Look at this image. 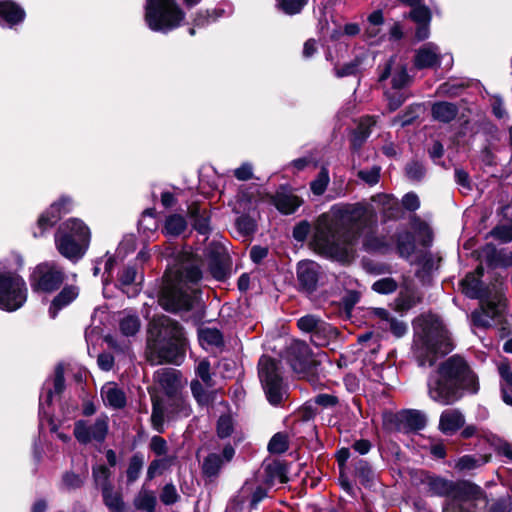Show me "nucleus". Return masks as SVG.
<instances>
[{
	"label": "nucleus",
	"mask_w": 512,
	"mask_h": 512,
	"mask_svg": "<svg viewBox=\"0 0 512 512\" xmlns=\"http://www.w3.org/2000/svg\"><path fill=\"white\" fill-rule=\"evenodd\" d=\"M119 282L123 292L129 297L135 296L139 292L137 287V271L134 267H126L119 277Z\"/></svg>",
	"instance_id": "32"
},
{
	"label": "nucleus",
	"mask_w": 512,
	"mask_h": 512,
	"mask_svg": "<svg viewBox=\"0 0 512 512\" xmlns=\"http://www.w3.org/2000/svg\"><path fill=\"white\" fill-rule=\"evenodd\" d=\"M322 321L323 320L314 315H306L298 320L297 325L300 330L311 333L312 335L318 329Z\"/></svg>",
	"instance_id": "52"
},
{
	"label": "nucleus",
	"mask_w": 512,
	"mask_h": 512,
	"mask_svg": "<svg viewBox=\"0 0 512 512\" xmlns=\"http://www.w3.org/2000/svg\"><path fill=\"white\" fill-rule=\"evenodd\" d=\"M412 9L409 12V17L416 24H426L431 22V11L430 9L422 5L421 3L416 6H411Z\"/></svg>",
	"instance_id": "48"
},
{
	"label": "nucleus",
	"mask_w": 512,
	"mask_h": 512,
	"mask_svg": "<svg viewBox=\"0 0 512 512\" xmlns=\"http://www.w3.org/2000/svg\"><path fill=\"white\" fill-rule=\"evenodd\" d=\"M273 204L283 214H292L302 204L298 196L291 192H278L273 197Z\"/></svg>",
	"instance_id": "27"
},
{
	"label": "nucleus",
	"mask_w": 512,
	"mask_h": 512,
	"mask_svg": "<svg viewBox=\"0 0 512 512\" xmlns=\"http://www.w3.org/2000/svg\"><path fill=\"white\" fill-rule=\"evenodd\" d=\"M425 483L427 485L428 491L433 495L438 496H448V495H454L457 491L469 488L472 489V484L469 483H459L455 484L452 481L440 478V477H434V476H427Z\"/></svg>",
	"instance_id": "18"
},
{
	"label": "nucleus",
	"mask_w": 512,
	"mask_h": 512,
	"mask_svg": "<svg viewBox=\"0 0 512 512\" xmlns=\"http://www.w3.org/2000/svg\"><path fill=\"white\" fill-rule=\"evenodd\" d=\"M185 12L177 0H146L144 21L154 32L168 33L180 27Z\"/></svg>",
	"instance_id": "7"
},
{
	"label": "nucleus",
	"mask_w": 512,
	"mask_h": 512,
	"mask_svg": "<svg viewBox=\"0 0 512 512\" xmlns=\"http://www.w3.org/2000/svg\"><path fill=\"white\" fill-rule=\"evenodd\" d=\"M472 487L457 491L444 506L443 512H477L475 503L468 494L478 493L479 488L474 485Z\"/></svg>",
	"instance_id": "17"
},
{
	"label": "nucleus",
	"mask_w": 512,
	"mask_h": 512,
	"mask_svg": "<svg viewBox=\"0 0 512 512\" xmlns=\"http://www.w3.org/2000/svg\"><path fill=\"white\" fill-rule=\"evenodd\" d=\"M79 295V288L75 285L65 286L52 300L49 315L56 318L59 311L71 304Z\"/></svg>",
	"instance_id": "22"
},
{
	"label": "nucleus",
	"mask_w": 512,
	"mask_h": 512,
	"mask_svg": "<svg viewBox=\"0 0 512 512\" xmlns=\"http://www.w3.org/2000/svg\"><path fill=\"white\" fill-rule=\"evenodd\" d=\"M224 461L221 456L216 453L209 454L203 461V473L208 477H215L220 472Z\"/></svg>",
	"instance_id": "43"
},
{
	"label": "nucleus",
	"mask_w": 512,
	"mask_h": 512,
	"mask_svg": "<svg viewBox=\"0 0 512 512\" xmlns=\"http://www.w3.org/2000/svg\"><path fill=\"white\" fill-rule=\"evenodd\" d=\"M329 174L326 168H322L317 178L311 182V190L315 195H322L329 183Z\"/></svg>",
	"instance_id": "50"
},
{
	"label": "nucleus",
	"mask_w": 512,
	"mask_h": 512,
	"mask_svg": "<svg viewBox=\"0 0 512 512\" xmlns=\"http://www.w3.org/2000/svg\"><path fill=\"white\" fill-rule=\"evenodd\" d=\"M208 388L209 386H191L192 394L200 405H207L213 400V393Z\"/></svg>",
	"instance_id": "56"
},
{
	"label": "nucleus",
	"mask_w": 512,
	"mask_h": 512,
	"mask_svg": "<svg viewBox=\"0 0 512 512\" xmlns=\"http://www.w3.org/2000/svg\"><path fill=\"white\" fill-rule=\"evenodd\" d=\"M476 272L477 275L467 274L462 280L461 286L466 296L481 300V308L472 313V320L476 326L486 328L491 326L494 321L500 320L506 309V299L499 290L493 294H485L480 281L482 268H478Z\"/></svg>",
	"instance_id": "5"
},
{
	"label": "nucleus",
	"mask_w": 512,
	"mask_h": 512,
	"mask_svg": "<svg viewBox=\"0 0 512 512\" xmlns=\"http://www.w3.org/2000/svg\"><path fill=\"white\" fill-rule=\"evenodd\" d=\"M320 275V266L311 260H304L298 263L297 278L299 284L306 292L316 289Z\"/></svg>",
	"instance_id": "16"
},
{
	"label": "nucleus",
	"mask_w": 512,
	"mask_h": 512,
	"mask_svg": "<svg viewBox=\"0 0 512 512\" xmlns=\"http://www.w3.org/2000/svg\"><path fill=\"white\" fill-rule=\"evenodd\" d=\"M358 177L369 185H375L379 181L380 168L374 166L370 169L360 170Z\"/></svg>",
	"instance_id": "63"
},
{
	"label": "nucleus",
	"mask_w": 512,
	"mask_h": 512,
	"mask_svg": "<svg viewBox=\"0 0 512 512\" xmlns=\"http://www.w3.org/2000/svg\"><path fill=\"white\" fill-rule=\"evenodd\" d=\"M431 111L433 119L449 123L457 116L458 107L453 103L442 101L434 103Z\"/></svg>",
	"instance_id": "30"
},
{
	"label": "nucleus",
	"mask_w": 512,
	"mask_h": 512,
	"mask_svg": "<svg viewBox=\"0 0 512 512\" xmlns=\"http://www.w3.org/2000/svg\"><path fill=\"white\" fill-rule=\"evenodd\" d=\"M185 338L179 324L167 316H159L150 323L146 355L152 364H178L184 354Z\"/></svg>",
	"instance_id": "3"
},
{
	"label": "nucleus",
	"mask_w": 512,
	"mask_h": 512,
	"mask_svg": "<svg viewBox=\"0 0 512 512\" xmlns=\"http://www.w3.org/2000/svg\"><path fill=\"white\" fill-rule=\"evenodd\" d=\"M109 421L108 415L103 413L98 415L93 422L78 420L74 423V436L81 444L103 443L109 432Z\"/></svg>",
	"instance_id": "11"
},
{
	"label": "nucleus",
	"mask_w": 512,
	"mask_h": 512,
	"mask_svg": "<svg viewBox=\"0 0 512 512\" xmlns=\"http://www.w3.org/2000/svg\"><path fill=\"white\" fill-rule=\"evenodd\" d=\"M406 175L413 181H419L425 175V168L419 162H411L406 166Z\"/></svg>",
	"instance_id": "62"
},
{
	"label": "nucleus",
	"mask_w": 512,
	"mask_h": 512,
	"mask_svg": "<svg viewBox=\"0 0 512 512\" xmlns=\"http://www.w3.org/2000/svg\"><path fill=\"white\" fill-rule=\"evenodd\" d=\"M187 228V221L180 214H171L165 220L164 231L169 236H179Z\"/></svg>",
	"instance_id": "37"
},
{
	"label": "nucleus",
	"mask_w": 512,
	"mask_h": 512,
	"mask_svg": "<svg viewBox=\"0 0 512 512\" xmlns=\"http://www.w3.org/2000/svg\"><path fill=\"white\" fill-rule=\"evenodd\" d=\"M489 459V456L464 455L457 461L455 467L460 471L473 470L489 462Z\"/></svg>",
	"instance_id": "44"
},
{
	"label": "nucleus",
	"mask_w": 512,
	"mask_h": 512,
	"mask_svg": "<svg viewBox=\"0 0 512 512\" xmlns=\"http://www.w3.org/2000/svg\"><path fill=\"white\" fill-rule=\"evenodd\" d=\"M490 105L495 117L503 120L508 118V113L504 106L503 99L499 95H493L490 98Z\"/></svg>",
	"instance_id": "57"
},
{
	"label": "nucleus",
	"mask_w": 512,
	"mask_h": 512,
	"mask_svg": "<svg viewBox=\"0 0 512 512\" xmlns=\"http://www.w3.org/2000/svg\"><path fill=\"white\" fill-rule=\"evenodd\" d=\"M490 261L494 266L509 267L512 265V252L507 250H494L491 254Z\"/></svg>",
	"instance_id": "54"
},
{
	"label": "nucleus",
	"mask_w": 512,
	"mask_h": 512,
	"mask_svg": "<svg viewBox=\"0 0 512 512\" xmlns=\"http://www.w3.org/2000/svg\"><path fill=\"white\" fill-rule=\"evenodd\" d=\"M372 202H374L388 218L396 216L398 212V201L392 195L377 194L372 197Z\"/></svg>",
	"instance_id": "35"
},
{
	"label": "nucleus",
	"mask_w": 512,
	"mask_h": 512,
	"mask_svg": "<svg viewBox=\"0 0 512 512\" xmlns=\"http://www.w3.org/2000/svg\"><path fill=\"white\" fill-rule=\"evenodd\" d=\"M27 300V287L18 274L4 269L0 262V309L13 312L21 308Z\"/></svg>",
	"instance_id": "8"
},
{
	"label": "nucleus",
	"mask_w": 512,
	"mask_h": 512,
	"mask_svg": "<svg viewBox=\"0 0 512 512\" xmlns=\"http://www.w3.org/2000/svg\"><path fill=\"white\" fill-rule=\"evenodd\" d=\"M143 465L144 459L141 454H135L130 458L126 471L128 483H133L139 478Z\"/></svg>",
	"instance_id": "46"
},
{
	"label": "nucleus",
	"mask_w": 512,
	"mask_h": 512,
	"mask_svg": "<svg viewBox=\"0 0 512 512\" xmlns=\"http://www.w3.org/2000/svg\"><path fill=\"white\" fill-rule=\"evenodd\" d=\"M464 424L463 415L457 410H446L441 414L439 427L445 434H453Z\"/></svg>",
	"instance_id": "28"
},
{
	"label": "nucleus",
	"mask_w": 512,
	"mask_h": 512,
	"mask_svg": "<svg viewBox=\"0 0 512 512\" xmlns=\"http://www.w3.org/2000/svg\"><path fill=\"white\" fill-rule=\"evenodd\" d=\"M167 467L168 461L166 459H157L152 461L147 470V478L152 480L157 475L162 474Z\"/></svg>",
	"instance_id": "64"
},
{
	"label": "nucleus",
	"mask_w": 512,
	"mask_h": 512,
	"mask_svg": "<svg viewBox=\"0 0 512 512\" xmlns=\"http://www.w3.org/2000/svg\"><path fill=\"white\" fill-rule=\"evenodd\" d=\"M90 243V230L77 218L63 222L56 234L55 245L58 252L68 260L77 262L86 253Z\"/></svg>",
	"instance_id": "6"
},
{
	"label": "nucleus",
	"mask_w": 512,
	"mask_h": 512,
	"mask_svg": "<svg viewBox=\"0 0 512 512\" xmlns=\"http://www.w3.org/2000/svg\"><path fill=\"white\" fill-rule=\"evenodd\" d=\"M149 393L153 399V411H152V415H151L152 425L155 430H157L158 432H162L163 431V423H164L163 407L160 404V402L155 399V393H156L155 389L154 388L150 389Z\"/></svg>",
	"instance_id": "45"
},
{
	"label": "nucleus",
	"mask_w": 512,
	"mask_h": 512,
	"mask_svg": "<svg viewBox=\"0 0 512 512\" xmlns=\"http://www.w3.org/2000/svg\"><path fill=\"white\" fill-rule=\"evenodd\" d=\"M111 472L109 468L104 465H98L93 467V477L98 486L104 490L105 487H111L109 484Z\"/></svg>",
	"instance_id": "53"
},
{
	"label": "nucleus",
	"mask_w": 512,
	"mask_h": 512,
	"mask_svg": "<svg viewBox=\"0 0 512 512\" xmlns=\"http://www.w3.org/2000/svg\"><path fill=\"white\" fill-rule=\"evenodd\" d=\"M217 436L221 439L237 434V422L231 412L222 414L216 423Z\"/></svg>",
	"instance_id": "31"
},
{
	"label": "nucleus",
	"mask_w": 512,
	"mask_h": 512,
	"mask_svg": "<svg viewBox=\"0 0 512 512\" xmlns=\"http://www.w3.org/2000/svg\"><path fill=\"white\" fill-rule=\"evenodd\" d=\"M236 226L240 233L243 235H249L255 231L256 225L254 220L247 216L242 215L236 220Z\"/></svg>",
	"instance_id": "60"
},
{
	"label": "nucleus",
	"mask_w": 512,
	"mask_h": 512,
	"mask_svg": "<svg viewBox=\"0 0 512 512\" xmlns=\"http://www.w3.org/2000/svg\"><path fill=\"white\" fill-rule=\"evenodd\" d=\"M383 426L385 429L392 431H401L402 423L400 422V412H384L383 413Z\"/></svg>",
	"instance_id": "58"
},
{
	"label": "nucleus",
	"mask_w": 512,
	"mask_h": 512,
	"mask_svg": "<svg viewBox=\"0 0 512 512\" xmlns=\"http://www.w3.org/2000/svg\"><path fill=\"white\" fill-rule=\"evenodd\" d=\"M208 269L217 281H224L230 275V261L226 248L212 243L207 248Z\"/></svg>",
	"instance_id": "13"
},
{
	"label": "nucleus",
	"mask_w": 512,
	"mask_h": 512,
	"mask_svg": "<svg viewBox=\"0 0 512 512\" xmlns=\"http://www.w3.org/2000/svg\"><path fill=\"white\" fill-rule=\"evenodd\" d=\"M308 0H276V7L287 15L301 12Z\"/></svg>",
	"instance_id": "47"
},
{
	"label": "nucleus",
	"mask_w": 512,
	"mask_h": 512,
	"mask_svg": "<svg viewBox=\"0 0 512 512\" xmlns=\"http://www.w3.org/2000/svg\"><path fill=\"white\" fill-rule=\"evenodd\" d=\"M370 54L368 52H362L355 56L353 60L347 62L341 66H335L334 73L338 78L357 75L362 69L368 64L370 60Z\"/></svg>",
	"instance_id": "25"
},
{
	"label": "nucleus",
	"mask_w": 512,
	"mask_h": 512,
	"mask_svg": "<svg viewBox=\"0 0 512 512\" xmlns=\"http://www.w3.org/2000/svg\"><path fill=\"white\" fill-rule=\"evenodd\" d=\"M189 213L193 219L194 228L203 235L207 234L209 231V218L206 211H201L199 207L192 206L189 208Z\"/></svg>",
	"instance_id": "42"
},
{
	"label": "nucleus",
	"mask_w": 512,
	"mask_h": 512,
	"mask_svg": "<svg viewBox=\"0 0 512 512\" xmlns=\"http://www.w3.org/2000/svg\"><path fill=\"white\" fill-rule=\"evenodd\" d=\"M372 315L377 319V325L384 331H391L394 336L400 338L407 332V325L394 318L384 308H373Z\"/></svg>",
	"instance_id": "19"
},
{
	"label": "nucleus",
	"mask_w": 512,
	"mask_h": 512,
	"mask_svg": "<svg viewBox=\"0 0 512 512\" xmlns=\"http://www.w3.org/2000/svg\"><path fill=\"white\" fill-rule=\"evenodd\" d=\"M65 280L63 268L57 263L43 262L37 265L30 278V285L35 292L51 293L57 290Z\"/></svg>",
	"instance_id": "9"
},
{
	"label": "nucleus",
	"mask_w": 512,
	"mask_h": 512,
	"mask_svg": "<svg viewBox=\"0 0 512 512\" xmlns=\"http://www.w3.org/2000/svg\"><path fill=\"white\" fill-rule=\"evenodd\" d=\"M199 341L205 347H219L223 343V337L219 330L203 328L199 331Z\"/></svg>",
	"instance_id": "39"
},
{
	"label": "nucleus",
	"mask_w": 512,
	"mask_h": 512,
	"mask_svg": "<svg viewBox=\"0 0 512 512\" xmlns=\"http://www.w3.org/2000/svg\"><path fill=\"white\" fill-rule=\"evenodd\" d=\"M179 495L173 484H166L161 492L160 499L165 505H172L177 502Z\"/></svg>",
	"instance_id": "61"
},
{
	"label": "nucleus",
	"mask_w": 512,
	"mask_h": 512,
	"mask_svg": "<svg viewBox=\"0 0 512 512\" xmlns=\"http://www.w3.org/2000/svg\"><path fill=\"white\" fill-rule=\"evenodd\" d=\"M389 77H391L392 88L395 90H401L410 83L406 64L401 58L393 56L389 59L379 75V81L383 82Z\"/></svg>",
	"instance_id": "14"
},
{
	"label": "nucleus",
	"mask_w": 512,
	"mask_h": 512,
	"mask_svg": "<svg viewBox=\"0 0 512 512\" xmlns=\"http://www.w3.org/2000/svg\"><path fill=\"white\" fill-rule=\"evenodd\" d=\"M439 375L443 380L455 384H477L478 377L468 362L459 355H453L439 366Z\"/></svg>",
	"instance_id": "10"
},
{
	"label": "nucleus",
	"mask_w": 512,
	"mask_h": 512,
	"mask_svg": "<svg viewBox=\"0 0 512 512\" xmlns=\"http://www.w3.org/2000/svg\"><path fill=\"white\" fill-rule=\"evenodd\" d=\"M258 374L261 384H279L282 381L277 363L266 356L259 360Z\"/></svg>",
	"instance_id": "23"
},
{
	"label": "nucleus",
	"mask_w": 512,
	"mask_h": 512,
	"mask_svg": "<svg viewBox=\"0 0 512 512\" xmlns=\"http://www.w3.org/2000/svg\"><path fill=\"white\" fill-rule=\"evenodd\" d=\"M25 18V11L11 0H0V25L13 27Z\"/></svg>",
	"instance_id": "20"
},
{
	"label": "nucleus",
	"mask_w": 512,
	"mask_h": 512,
	"mask_svg": "<svg viewBox=\"0 0 512 512\" xmlns=\"http://www.w3.org/2000/svg\"><path fill=\"white\" fill-rule=\"evenodd\" d=\"M401 432H412L423 429L426 425L425 415L418 410H403L400 412Z\"/></svg>",
	"instance_id": "26"
},
{
	"label": "nucleus",
	"mask_w": 512,
	"mask_h": 512,
	"mask_svg": "<svg viewBox=\"0 0 512 512\" xmlns=\"http://www.w3.org/2000/svg\"><path fill=\"white\" fill-rule=\"evenodd\" d=\"M384 23L383 14L381 11L372 12L368 18L365 26V34L372 42H376L380 37L382 25Z\"/></svg>",
	"instance_id": "34"
},
{
	"label": "nucleus",
	"mask_w": 512,
	"mask_h": 512,
	"mask_svg": "<svg viewBox=\"0 0 512 512\" xmlns=\"http://www.w3.org/2000/svg\"><path fill=\"white\" fill-rule=\"evenodd\" d=\"M133 505L138 510L155 512L156 496L153 491H150L143 486L135 496Z\"/></svg>",
	"instance_id": "36"
},
{
	"label": "nucleus",
	"mask_w": 512,
	"mask_h": 512,
	"mask_svg": "<svg viewBox=\"0 0 512 512\" xmlns=\"http://www.w3.org/2000/svg\"><path fill=\"white\" fill-rule=\"evenodd\" d=\"M429 395L434 401L449 405L459 400L463 393L460 386H430Z\"/></svg>",
	"instance_id": "24"
},
{
	"label": "nucleus",
	"mask_w": 512,
	"mask_h": 512,
	"mask_svg": "<svg viewBox=\"0 0 512 512\" xmlns=\"http://www.w3.org/2000/svg\"><path fill=\"white\" fill-rule=\"evenodd\" d=\"M73 200L68 196L61 197L58 201L41 214L38 219V226L42 231L51 228L60 219L62 214L70 212Z\"/></svg>",
	"instance_id": "15"
},
{
	"label": "nucleus",
	"mask_w": 512,
	"mask_h": 512,
	"mask_svg": "<svg viewBox=\"0 0 512 512\" xmlns=\"http://www.w3.org/2000/svg\"><path fill=\"white\" fill-rule=\"evenodd\" d=\"M440 64V50L434 43L423 45L416 53L415 66L419 69L434 68Z\"/></svg>",
	"instance_id": "21"
},
{
	"label": "nucleus",
	"mask_w": 512,
	"mask_h": 512,
	"mask_svg": "<svg viewBox=\"0 0 512 512\" xmlns=\"http://www.w3.org/2000/svg\"><path fill=\"white\" fill-rule=\"evenodd\" d=\"M376 218L371 206L363 204L334 205L322 214L316 224L314 245L319 253L339 261L352 255L353 243L363 234V248L368 252L386 249L387 242L375 233Z\"/></svg>",
	"instance_id": "1"
},
{
	"label": "nucleus",
	"mask_w": 512,
	"mask_h": 512,
	"mask_svg": "<svg viewBox=\"0 0 512 512\" xmlns=\"http://www.w3.org/2000/svg\"><path fill=\"white\" fill-rule=\"evenodd\" d=\"M203 278L195 259L181 261L164 276L159 304L168 311L189 310L198 301L199 282Z\"/></svg>",
	"instance_id": "2"
},
{
	"label": "nucleus",
	"mask_w": 512,
	"mask_h": 512,
	"mask_svg": "<svg viewBox=\"0 0 512 512\" xmlns=\"http://www.w3.org/2000/svg\"><path fill=\"white\" fill-rule=\"evenodd\" d=\"M265 395L272 405H278L287 396V390L284 386H266Z\"/></svg>",
	"instance_id": "51"
},
{
	"label": "nucleus",
	"mask_w": 512,
	"mask_h": 512,
	"mask_svg": "<svg viewBox=\"0 0 512 512\" xmlns=\"http://www.w3.org/2000/svg\"><path fill=\"white\" fill-rule=\"evenodd\" d=\"M119 330L126 337L134 336L141 327V321L137 314L131 311H123L119 314Z\"/></svg>",
	"instance_id": "29"
},
{
	"label": "nucleus",
	"mask_w": 512,
	"mask_h": 512,
	"mask_svg": "<svg viewBox=\"0 0 512 512\" xmlns=\"http://www.w3.org/2000/svg\"><path fill=\"white\" fill-rule=\"evenodd\" d=\"M288 449L287 436L282 433H276L268 443V450L273 454L284 453Z\"/></svg>",
	"instance_id": "49"
},
{
	"label": "nucleus",
	"mask_w": 512,
	"mask_h": 512,
	"mask_svg": "<svg viewBox=\"0 0 512 512\" xmlns=\"http://www.w3.org/2000/svg\"><path fill=\"white\" fill-rule=\"evenodd\" d=\"M288 361L298 380H308L313 373V363L309 346L300 340L293 341L288 348Z\"/></svg>",
	"instance_id": "12"
},
{
	"label": "nucleus",
	"mask_w": 512,
	"mask_h": 512,
	"mask_svg": "<svg viewBox=\"0 0 512 512\" xmlns=\"http://www.w3.org/2000/svg\"><path fill=\"white\" fill-rule=\"evenodd\" d=\"M398 249L402 256H409L414 250V239L409 233L398 238Z\"/></svg>",
	"instance_id": "59"
},
{
	"label": "nucleus",
	"mask_w": 512,
	"mask_h": 512,
	"mask_svg": "<svg viewBox=\"0 0 512 512\" xmlns=\"http://www.w3.org/2000/svg\"><path fill=\"white\" fill-rule=\"evenodd\" d=\"M334 336L335 329L325 321H322L318 329L311 335V341L316 346H324Z\"/></svg>",
	"instance_id": "41"
},
{
	"label": "nucleus",
	"mask_w": 512,
	"mask_h": 512,
	"mask_svg": "<svg viewBox=\"0 0 512 512\" xmlns=\"http://www.w3.org/2000/svg\"><path fill=\"white\" fill-rule=\"evenodd\" d=\"M397 283L393 278H382L372 285V289L380 294H389L396 290Z\"/></svg>",
	"instance_id": "55"
},
{
	"label": "nucleus",
	"mask_w": 512,
	"mask_h": 512,
	"mask_svg": "<svg viewBox=\"0 0 512 512\" xmlns=\"http://www.w3.org/2000/svg\"><path fill=\"white\" fill-rule=\"evenodd\" d=\"M101 395L105 405L111 408L120 409L126 404V395L124 391L117 386L109 387L106 390L102 389Z\"/></svg>",
	"instance_id": "33"
},
{
	"label": "nucleus",
	"mask_w": 512,
	"mask_h": 512,
	"mask_svg": "<svg viewBox=\"0 0 512 512\" xmlns=\"http://www.w3.org/2000/svg\"><path fill=\"white\" fill-rule=\"evenodd\" d=\"M414 354L419 366H432L439 356L453 350V343L441 319L432 314L414 321Z\"/></svg>",
	"instance_id": "4"
},
{
	"label": "nucleus",
	"mask_w": 512,
	"mask_h": 512,
	"mask_svg": "<svg viewBox=\"0 0 512 512\" xmlns=\"http://www.w3.org/2000/svg\"><path fill=\"white\" fill-rule=\"evenodd\" d=\"M105 505L112 512H123L124 502L119 492H114L112 487H105L102 490Z\"/></svg>",
	"instance_id": "38"
},
{
	"label": "nucleus",
	"mask_w": 512,
	"mask_h": 512,
	"mask_svg": "<svg viewBox=\"0 0 512 512\" xmlns=\"http://www.w3.org/2000/svg\"><path fill=\"white\" fill-rule=\"evenodd\" d=\"M179 372L171 367H161L154 373L155 384H180Z\"/></svg>",
	"instance_id": "40"
}]
</instances>
